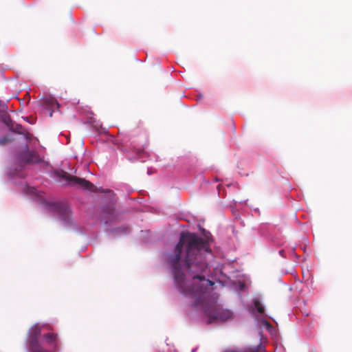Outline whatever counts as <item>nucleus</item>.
Returning a JSON list of instances; mask_svg holds the SVG:
<instances>
[{
	"mask_svg": "<svg viewBox=\"0 0 352 352\" xmlns=\"http://www.w3.org/2000/svg\"><path fill=\"white\" fill-rule=\"evenodd\" d=\"M2 120H3V123L8 126L9 127V129H10L11 127L13 126V123H12V120H11L10 116L8 115H4L3 117H2Z\"/></svg>",
	"mask_w": 352,
	"mask_h": 352,
	"instance_id": "9d476101",
	"label": "nucleus"
},
{
	"mask_svg": "<svg viewBox=\"0 0 352 352\" xmlns=\"http://www.w3.org/2000/svg\"><path fill=\"white\" fill-rule=\"evenodd\" d=\"M124 140H122L120 142H117L116 144L118 145V148L123 152H127L128 150L125 148V146L124 144Z\"/></svg>",
	"mask_w": 352,
	"mask_h": 352,
	"instance_id": "f8f14e48",
	"label": "nucleus"
},
{
	"mask_svg": "<svg viewBox=\"0 0 352 352\" xmlns=\"http://www.w3.org/2000/svg\"><path fill=\"white\" fill-rule=\"evenodd\" d=\"M43 338L46 343L52 347L51 351L56 352L59 349V340L58 336L54 333H47L43 336Z\"/></svg>",
	"mask_w": 352,
	"mask_h": 352,
	"instance_id": "20e7f679",
	"label": "nucleus"
},
{
	"mask_svg": "<svg viewBox=\"0 0 352 352\" xmlns=\"http://www.w3.org/2000/svg\"><path fill=\"white\" fill-rule=\"evenodd\" d=\"M49 104L51 107H54V105H56L57 107V108H58V107H59V104H58V102L54 98H50V99Z\"/></svg>",
	"mask_w": 352,
	"mask_h": 352,
	"instance_id": "4468645a",
	"label": "nucleus"
},
{
	"mask_svg": "<svg viewBox=\"0 0 352 352\" xmlns=\"http://www.w3.org/2000/svg\"><path fill=\"white\" fill-rule=\"evenodd\" d=\"M18 160L20 164L23 165L38 164L42 162V159L37 152L30 151L27 145L25 150L18 154Z\"/></svg>",
	"mask_w": 352,
	"mask_h": 352,
	"instance_id": "7ed1b4c3",
	"label": "nucleus"
},
{
	"mask_svg": "<svg viewBox=\"0 0 352 352\" xmlns=\"http://www.w3.org/2000/svg\"><path fill=\"white\" fill-rule=\"evenodd\" d=\"M10 130L18 134L23 135L27 140H30L33 138L32 134L30 133L21 124H16L15 126H12Z\"/></svg>",
	"mask_w": 352,
	"mask_h": 352,
	"instance_id": "0eeeda50",
	"label": "nucleus"
},
{
	"mask_svg": "<svg viewBox=\"0 0 352 352\" xmlns=\"http://www.w3.org/2000/svg\"><path fill=\"white\" fill-rule=\"evenodd\" d=\"M29 352H53L43 347L41 342L28 346Z\"/></svg>",
	"mask_w": 352,
	"mask_h": 352,
	"instance_id": "6e6552de",
	"label": "nucleus"
},
{
	"mask_svg": "<svg viewBox=\"0 0 352 352\" xmlns=\"http://www.w3.org/2000/svg\"><path fill=\"white\" fill-rule=\"evenodd\" d=\"M10 142V140H9L7 137H3L2 138H0V145L1 146L5 145Z\"/></svg>",
	"mask_w": 352,
	"mask_h": 352,
	"instance_id": "ddd939ff",
	"label": "nucleus"
},
{
	"mask_svg": "<svg viewBox=\"0 0 352 352\" xmlns=\"http://www.w3.org/2000/svg\"><path fill=\"white\" fill-rule=\"evenodd\" d=\"M56 175L62 179L65 180L68 185L71 186H74L85 190H88L89 191L92 192H96L97 188L96 187L90 182L80 178L76 176H73L69 174L67 172L63 170H58L55 172Z\"/></svg>",
	"mask_w": 352,
	"mask_h": 352,
	"instance_id": "f03ea898",
	"label": "nucleus"
},
{
	"mask_svg": "<svg viewBox=\"0 0 352 352\" xmlns=\"http://www.w3.org/2000/svg\"><path fill=\"white\" fill-rule=\"evenodd\" d=\"M263 346L261 342L259 343L257 346H251L249 348L250 352H259L262 350Z\"/></svg>",
	"mask_w": 352,
	"mask_h": 352,
	"instance_id": "9b49d317",
	"label": "nucleus"
},
{
	"mask_svg": "<svg viewBox=\"0 0 352 352\" xmlns=\"http://www.w3.org/2000/svg\"><path fill=\"white\" fill-rule=\"evenodd\" d=\"M254 305L257 311L261 314H263L265 312L264 307L261 305V301L258 299L254 300Z\"/></svg>",
	"mask_w": 352,
	"mask_h": 352,
	"instance_id": "1a4fd4ad",
	"label": "nucleus"
},
{
	"mask_svg": "<svg viewBox=\"0 0 352 352\" xmlns=\"http://www.w3.org/2000/svg\"><path fill=\"white\" fill-rule=\"evenodd\" d=\"M56 208L63 220L65 221H69L71 215V210L67 204L58 203L56 205Z\"/></svg>",
	"mask_w": 352,
	"mask_h": 352,
	"instance_id": "423d86ee",
	"label": "nucleus"
},
{
	"mask_svg": "<svg viewBox=\"0 0 352 352\" xmlns=\"http://www.w3.org/2000/svg\"><path fill=\"white\" fill-rule=\"evenodd\" d=\"M263 324L266 327L267 329H272V325L268 321L264 320Z\"/></svg>",
	"mask_w": 352,
	"mask_h": 352,
	"instance_id": "2eb2a0df",
	"label": "nucleus"
},
{
	"mask_svg": "<svg viewBox=\"0 0 352 352\" xmlns=\"http://www.w3.org/2000/svg\"><path fill=\"white\" fill-rule=\"evenodd\" d=\"M210 256L212 251L207 240L195 233L182 232L169 263L179 291L191 298L194 305L201 307L208 323L224 322L232 318V313L217 304L211 289L214 283L206 278Z\"/></svg>",
	"mask_w": 352,
	"mask_h": 352,
	"instance_id": "f257e3e1",
	"label": "nucleus"
},
{
	"mask_svg": "<svg viewBox=\"0 0 352 352\" xmlns=\"http://www.w3.org/2000/svg\"><path fill=\"white\" fill-rule=\"evenodd\" d=\"M41 333V327L36 324L32 326L29 331L28 346L40 342L39 336Z\"/></svg>",
	"mask_w": 352,
	"mask_h": 352,
	"instance_id": "39448f33",
	"label": "nucleus"
}]
</instances>
